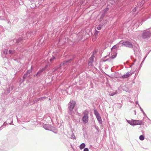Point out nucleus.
Masks as SVG:
<instances>
[{
	"label": "nucleus",
	"instance_id": "1a4fd4ad",
	"mask_svg": "<svg viewBox=\"0 0 151 151\" xmlns=\"http://www.w3.org/2000/svg\"><path fill=\"white\" fill-rule=\"evenodd\" d=\"M130 75L129 74V73L128 72H127L125 75H123L122 76V77L123 78H126L129 77V76Z\"/></svg>",
	"mask_w": 151,
	"mask_h": 151
},
{
	"label": "nucleus",
	"instance_id": "20e7f679",
	"mask_svg": "<svg viewBox=\"0 0 151 151\" xmlns=\"http://www.w3.org/2000/svg\"><path fill=\"white\" fill-rule=\"evenodd\" d=\"M70 106H69V109L70 111H72L76 104V102L73 100L70 101Z\"/></svg>",
	"mask_w": 151,
	"mask_h": 151
},
{
	"label": "nucleus",
	"instance_id": "6e6552de",
	"mask_svg": "<svg viewBox=\"0 0 151 151\" xmlns=\"http://www.w3.org/2000/svg\"><path fill=\"white\" fill-rule=\"evenodd\" d=\"M117 55L116 52H114L111 54V56L110 58L111 59H114L116 57Z\"/></svg>",
	"mask_w": 151,
	"mask_h": 151
},
{
	"label": "nucleus",
	"instance_id": "dca6fc26",
	"mask_svg": "<svg viewBox=\"0 0 151 151\" xmlns=\"http://www.w3.org/2000/svg\"><path fill=\"white\" fill-rule=\"evenodd\" d=\"M32 72V69H30L29 70H28L27 71V72L26 73H28V74H29L30 73H31Z\"/></svg>",
	"mask_w": 151,
	"mask_h": 151
},
{
	"label": "nucleus",
	"instance_id": "f3484780",
	"mask_svg": "<svg viewBox=\"0 0 151 151\" xmlns=\"http://www.w3.org/2000/svg\"><path fill=\"white\" fill-rule=\"evenodd\" d=\"M117 48V47L116 45L114 46L113 47L111 48V50H112L113 49H116Z\"/></svg>",
	"mask_w": 151,
	"mask_h": 151
},
{
	"label": "nucleus",
	"instance_id": "2eb2a0df",
	"mask_svg": "<svg viewBox=\"0 0 151 151\" xmlns=\"http://www.w3.org/2000/svg\"><path fill=\"white\" fill-rule=\"evenodd\" d=\"M101 25H99L98 26L97 29L98 30H100L101 29Z\"/></svg>",
	"mask_w": 151,
	"mask_h": 151
},
{
	"label": "nucleus",
	"instance_id": "39448f33",
	"mask_svg": "<svg viewBox=\"0 0 151 151\" xmlns=\"http://www.w3.org/2000/svg\"><path fill=\"white\" fill-rule=\"evenodd\" d=\"M122 44L123 45L132 48L133 47L132 44L128 41L124 42L122 43Z\"/></svg>",
	"mask_w": 151,
	"mask_h": 151
},
{
	"label": "nucleus",
	"instance_id": "9d476101",
	"mask_svg": "<svg viewBox=\"0 0 151 151\" xmlns=\"http://www.w3.org/2000/svg\"><path fill=\"white\" fill-rule=\"evenodd\" d=\"M57 58L56 56L55 55V56H53L52 58H51L50 59V61L51 63H52L53 61L55 60Z\"/></svg>",
	"mask_w": 151,
	"mask_h": 151
},
{
	"label": "nucleus",
	"instance_id": "9b49d317",
	"mask_svg": "<svg viewBox=\"0 0 151 151\" xmlns=\"http://www.w3.org/2000/svg\"><path fill=\"white\" fill-rule=\"evenodd\" d=\"M96 116V117L97 120H98V121L100 123H101L102 122V120L101 119V116H100L99 115H97Z\"/></svg>",
	"mask_w": 151,
	"mask_h": 151
},
{
	"label": "nucleus",
	"instance_id": "f257e3e1",
	"mask_svg": "<svg viewBox=\"0 0 151 151\" xmlns=\"http://www.w3.org/2000/svg\"><path fill=\"white\" fill-rule=\"evenodd\" d=\"M129 124L131 125H141L142 124V122L141 121L132 120L130 122Z\"/></svg>",
	"mask_w": 151,
	"mask_h": 151
},
{
	"label": "nucleus",
	"instance_id": "4be33fe9",
	"mask_svg": "<svg viewBox=\"0 0 151 151\" xmlns=\"http://www.w3.org/2000/svg\"><path fill=\"white\" fill-rule=\"evenodd\" d=\"M95 31H96V32H98V31L96 30H96H95Z\"/></svg>",
	"mask_w": 151,
	"mask_h": 151
},
{
	"label": "nucleus",
	"instance_id": "6ab92c4d",
	"mask_svg": "<svg viewBox=\"0 0 151 151\" xmlns=\"http://www.w3.org/2000/svg\"><path fill=\"white\" fill-rule=\"evenodd\" d=\"M84 151H88V149L87 148H85L84 150Z\"/></svg>",
	"mask_w": 151,
	"mask_h": 151
},
{
	"label": "nucleus",
	"instance_id": "0eeeda50",
	"mask_svg": "<svg viewBox=\"0 0 151 151\" xmlns=\"http://www.w3.org/2000/svg\"><path fill=\"white\" fill-rule=\"evenodd\" d=\"M93 57H91L89 59V62L88 63V65H92V63L93 62Z\"/></svg>",
	"mask_w": 151,
	"mask_h": 151
},
{
	"label": "nucleus",
	"instance_id": "aec40b11",
	"mask_svg": "<svg viewBox=\"0 0 151 151\" xmlns=\"http://www.w3.org/2000/svg\"><path fill=\"white\" fill-rule=\"evenodd\" d=\"M9 52L10 53V54H13V51L11 50H9Z\"/></svg>",
	"mask_w": 151,
	"mask_h": 151
},
{
	"label": "nucleus",
	"instance_id": "ddd939ff",
	"mask_svg": "<svg viewBox=\"0 0 151 151\" xmlns=\"http://www.w3.org/2000/svg\"><path fill=\"white\" fill-rule=\"evenodd\" d=\"M144 138V136L143 135H141L139 137V139L141 140H143Z\"/></svg>",
	"mask_w": 151,
	"mask_h": 151
},
{
	"label": "nucleus",
	"instance_id": "f03ea898",
	"mask_svg": "<svg viewBox=\"0 0 151 151\" xmlns=\"http://www.w3.org/2000/svg\"><path fill=\"white\" fill-rule=\"evenodd\" d=\"M88 113L87 111L85 112L84 116L82 118V120L83 122L85 123L88 122Z\"/></svg>",
	"mask_w": 151,
	"mask_h": 151
},
{
	"label": "nucleus",
	"instance_id": "a211bd4d",
	"mask_svg": "<svg viewBox=\"0 0 151 151\" xmlns=\"http://www.w3.org/2000/svg\"><path fill=\"white\" fill-rule=\"evenodd\" d=\"M45 70V69H42V70H41L38 73H37V74H38L39 73L42 72L44 70Z\"/></svg>",
	"mask_w": 151,
	"mask_h": 151
},
{
	"label": "nucleus",
	"instance_id": "4468645a",
	"mask_svg": "<svg viewBox=\"0 0 151 151\" xmlns=\"http://www.w3.org/2000/svg\"><path fill=\"white\" fill-rule=\"evenodd\" d=\"M94 113L96 115V116L99 115L98 111L96 110H94Z\"/></svg>",
	"mask_w": 151,
	"mask_h": 151
},
{
	"label": "nucleus",
	"instance_id": "423d86ee",
	"mask_svg": "<svg viewBox=\"0 0 151 151\" xmlns=\"http://www.w3.org/2000/svg\"><path fill=\"white\" fill-rule=\"evenodd\" d=\"M71 60H72L71 59H70L68 60H67L63 62L62 64H61L60 65V66L61 67L62 65H68V64L69 63H70Z\"/></svg>",
	"mask_w": 151,
	"mask_h": 151
},
{
	"label": "nucleus",
	"instance_id": "412c9836",
	"mask_svg": "<svg viewBox=\"0 0 151 151\" xmlns=\"http://www.w3.org/2000/svg\"><path fill=\"white\" fill-rule=\"evenodd\" d=\"M136 8H135L134 9V12L136 11Z\"/></svg>",
	"mask_w": 151,
	"mask_h": 151
},
{
	"label": "nucleus",
	"instance_id": "f8f14e48",
	"mask_svg": "<svg viewBox=\"0 0 151 151\" xmlns=\"http://www.w3.org/2000/svg\"><path fill=\"white\" fill-rule=\"evenodd\" d=\"M85 144L84 143H83L80 145L79 147L80 148L81 150L84 148L85 147Z\"/></svg>",
	"mask_w": 151,
	"mask_h": 151
},
{
	"label": "nucleus",
	"instance_id": "7ed1b4c3",
	"mask_svg": "<svg viewBox=\"0 0 151 151\" xmlns=\"http://www.w3.org/2000/svg\"><path fill=\"white\" fill-rule=\"evenodd\" d=\"M150 35V33L149 31L144 32L142 34V37L143 38L149 37Z\"/></svg>",
	"mask_w": 151,
	"mask_h": 151
}]
</instances>
